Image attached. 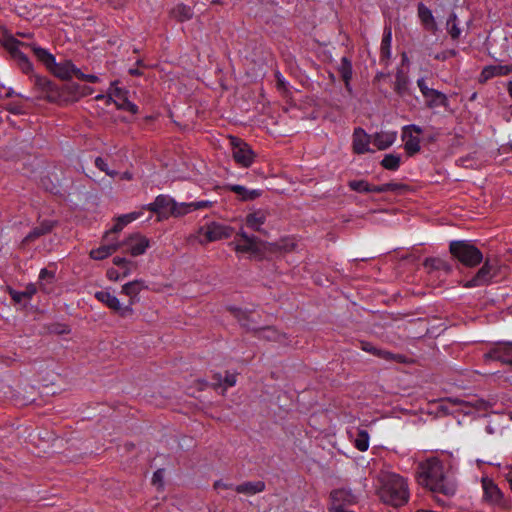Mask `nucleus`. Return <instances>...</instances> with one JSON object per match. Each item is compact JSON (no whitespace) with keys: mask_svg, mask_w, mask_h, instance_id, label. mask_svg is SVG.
<instances>
[{"mask_svg":"<svg viewBox=\"0 0 512 512\" xmlns=\"http://www.w3.org/2000/svg\"><path fill=\"white\" fill-rule=\"evenodd\" d=\"M416 479L419 485L434 494L451 497L456 493L457 484L445 463L436 457L422 461L417 466Z\"/></svg>","mask_w":512,"mask_h":512,"instance_id":"f257e3e1","label":"nucleus"},{"mask_svg":"<svg viewBox=\"0 0 512 512\" xmlns=\"http://www.w3.org/2000/svg\"><path fill=\"white\" fill-rule=\"evenodd\" d=\"M33 78L39 97L51 103L60 105L72 103L92 93V88L75 82H68L59 87L47 77L34 75Z\"/></svg>","mask_w":512,"mask_h":512,"instance_id":"f03ea898","label":"nucleus"},{"mask_svg":"<svg viewBox=\"0 0 512 512\" xmlns=\"http://www.w3.org/2000/svg\"><path fill=\"white\" fill-rule=\"evenodd\" d=\"M380 499L389 505L398 507L406 504L409 499L408 486L399 474L381 471L378 475Z\"/></svg>","mask_w":512,"mask_h":512,"instance_id":"7ed1b4c3","label":"nucleus"},{"mask_svg":"<svg viewBox=\"0 0 512 512\" xmlns=\"http://www.w3.org/2000/svg\"><path fill=\"white\" fill-rule=\"evenodd\" d=\"M449 252L466 267H476L483 262V253L470 240H454L449 244Z\"/></svg>","mask_w":512,"mask_h":512,"instance_id":"20e7f679","label":"nucleus"},{"mask_svg":"<svg viewBox=\"0 0 512 512\" xmlns=\"http://www.w3.org/2000/svg\"><path fill=\"white\" fill-rule=\"evenodd\" d=\"M499 275V266L496 259L486 258L483 265L474 274V276L466 281L464 287L474 288L489 285L494 278Z\"/></svg>","mask_w":512,"mask_h":512,"instance_id":"39448f33","label":"nucleus"},{"mask_svg":"<svg viewBox=\"0 0 512 512\" xmlns=\"http://www.w3.org/2000/svg\"><path fill=\"white\" fill-rule=\"evenodd\" d=\"M233 228L217 222L207 223L197 230L196 239L200 244H207L231 237Z\"/></svg>","mask_w":512,"mask_h":512,"instance_id":"423d86ee","label":"nucleus"},{"mask_svg":"<svg viewBox=\"0 0 512 512\" xmlns=\"http://www.w3.org/2000/svg\"><path fill=\"white\" fill-rule=\"evenodd\" d=\"M26 43L19 41L14 37H9L4 42L5 49L10 53L11 57L17 62L21 71L30 75V79L34 82L33 64L26 54H24L20 47H25Z\"/></svg>","mask_w":512,"mask_h":512,"instance_id":"0eeeda50","label":"nucleus"},{"mask_svg":"<svg viewBox=\"0 0 512 512\" xmlns=\"http://www.w3.org/2000/svg\"><path fill=\"white\" fill-rule=\"evenodd\" d=\"M423 129L416 124H409L402 128V140L404 141V150L408 156H414L421 150L419 135Z\"/></svg>","mask_w":512,"mask_h":512,"instance_id":"6e6552de","label":"nucleus"},{"mask_svg":"<svg viewBox=\"0 0 512 512\" xmlns=\"http://www.w3.org/2000/svg\"><path fill=\"white\" fill-rule=\"evenodd\" d=\"M357 502V496L351 490L340 488L330 493V512H344L348 506Z\"/></svg>","mask_w":512,"mask_h":512,"instance_id":"1a4fd4ad","label":"nucleus"},{"mask_svg":"<svg viewBox=\"0 0 512 512\" xmlns=\"http://www.w3.org/2000/svg\"><path fill=\"white\" fill-rule=\"evenodd\" d=\"M232 156L237 164L249 167L254 161V153L250 146L239 138L231 137Z\"/></svg>","mask_w":512,"mask_h":512,"instance_id":"9d476101","label":"nucleus"},{"mask_svg":"<svg viewBox=\"0 0 512 512\" xmlns=\"http://www.w3.org/2000/svg\"><path fill=\"white\" fill-rule=\"evenodd\" d=\"M95 298L123 318L133 314V308L130 305L122 306L119 299L108 291H97Z\"/></svg>","mask_w":512,"mask_h":512,"instance_id":"9b49d317","label":"nucleus"},{"mask_svg":"<svg viewBox=\"0 0 512 512\" xmlns=\"http://www.w3.org/2000/svg\"><path fill=\"white\" fill-rule=\"evenodd\" d=\"M486 361H499L512 366V342L496 343L484 354Z\"/></svg>","mask_w":512,"mask_h":512,"instance_id":"f8f14e48","label":"nucleus"},{"mask_svg":"<svg viewBox=\"0 0 512 512\" xmlns=\"http://www.w3.org/2000/svg\"><path fill=\"white\" fill-rule=\"evenodd\" d=\"M181 203H176L172 198L159 195L156 197L153 203L148 205V209L157 214H165L170 212L173 216H182V214H178L177 211H181L180 209Z\"/></svg>","mask_w":512,"mask_h":512,"instance_id":"ddd939ff","label":"nucleus"},{"mask_svg":"<svg viewBox=\"0 0 512 512\" xmlns=\"http://www.w3.org/2000/svg\"><path fill=\"white\" fill-rule=\"evenodd\" d=\"M352 137V148L355 154L361 155L373 152L369 147V144L372 142V136L367 134L364 129L361 127L355 128Z\"/></svg>","mask_w":512,"mask_h":512,"instance_id":"4468645a","label":"nucleus"},{"mask_svg":"<svg viewBox=\"0 0 512 512\" xmlns=\"http://www.w3.org/2000/svg\"><path fill=\"white\" fill-rule=\"evenodd\" d=\"M360 348L367 352V353H370L376 357H379L381 359H384L386 361H393V362H397V363H404L405 362V356L402 355V354H394L390 351H387V350H382V349H379L377 347H375L372 343L370 342H367V341H361L360 342Z\"/></svg>","mask_w":512,"mask_h":512,"instance_id":"2eb2a0df","label":"nucleus"},{"mask_svg":"<svg viewBox=\"0 0 512 512\" xmlns=\"http://www.w3.org/2000/svg\"><path fill=\"white\" fill-rule=\"evenodd\" d=\"M512 73V64L485 66L478 78L480 84H484L494 77L507 76Z\"/></svg>","mask_w":512,"mask_h":512,"instance_id":"dca6fc26","label":"nucleus"},{"mask_svg":"<svg viewBox=\"0 0 512 512\" xmlns=\"http://www.w3.org/2000/svg\"><path fill=\"white\" fill-rule=\"evenodd\" d=\"M240 237L239 241L235 246V250L240 253H252L256 254L259 252V240L255 236H249L246 232L241 231L238 233Z\"/></svg>","mask_w":512,"mask_h":512,"instance_id":"f3484780","label":"nucleus"},{"mask_svg":"<svg viewBox=\"0 0 512 512\" xmlns=\"http://www.w3.org/2000/svg\"><path fill=\"white\" fill-rule=\"evenodd\" d=\"M78 68L70 60L61 63L54 62V65L48 70L56 77L62 80H69L72 76H77Z\"/></svg>","mask_w":512,"mask_h":512,"instance_id":"a211bd4d","label":"nucleus"},{"mask_svg":"<svg viewBox=\"0 0 512 512\" xmlns=\"http://www.w3.org/2000/svg\"><path fill=\"white\" fill-rule=\"evenodd\" d=\"M125 245L128 247L129 253L136 257L146 252L149 240L143 235L133 234L125 241Z\"/></svg>","mask_w":512,"mask_h":512,"instance_id":"6ab92c4d","label":"nucleus"},{"mask_svg":"<svg viewBox=\"0 0 512 512\" xmlns=\"http://www.w3.org/2000/svg\"><path fill=\"white\" fill-rule=\"evenodd\" d=\"M230 310L243 328L247 331H253L256 334L259 329V321L253 317L252 312L244 311L239 308H231Z\"/></svg>","mask_w":512,"mask_h":512,"instance_id":"aec40b11","label":"nucleus"},{"mask_svg":"<svg viewBox=\"0 0 512 512\" xmlns=\"http://www.w3.org/2000/svg\"><path fill=\"white\" fill-rule=\"evenodd\" d=\"M482 487L484 491V499L491 504H501L503 493L498 486L489 478L482 479Z\"/></svg>","mask_w":512,"mask_h":512,"instance_id":"412c9836","label":"nucleus"},{"mask_svg":"<svg viewBox=\"0 0 512 512\" xmlns=\"http://www.w3.org/2000/svg\"><path fill=\"white\" fill-rule=\"evenodd\" d=\"M111 95L115 97L113 102L115 103L118 109L129 111L132 114H136L138 112L137 105L128 100L127 91L119 87H112Z\"/></svg>","mask_w":512,"mask_h":512,"instance_id":"4be33fe9","label":"nucleus"},{"mask_svg":"<svg viewBox=\"0 0 512 512\" xmlns=\"http://www.w3.org/2000/svg\"><path fill=\"white\" fill-rule=\"evenodd\" d=\"M269 213L266 210L258 209L246 216V226L254 231L266 234V231L261 226L266 222Z\"/></svg>","mask_w":512,"mask_h":512,"instance_id":"5701e85b","label":"nucleus"},{"mask_svg":"<svg viewBox=\"0 0 512 512\" xmlns=\"http://www.w3.org/2000/svg\"><path fill=\"white\" fill-rule=\"evenodd\" d=\"M225 188L235 193L241 201H252L261 197L263 194V190L261 189H248L238 184H228Z\"/></svg>","mask_w":512,"mask_h":512,"instance_id":"b1692460","label":"nucleus"},{"mask_svg":"<svg viewBox=\"0 0 512 512\" xmlns=\"http://www.w3.org/2000/svg\"><path fill=\"white\" fill-rule=\"evenodd\" d=\"M418 17L424 28L432 33L437 31V24L432 11L423 3L417 5Z\"/></svg>","mask_w":512,"mask_h":512,"instance_id":"393cba45","label":"nucleus"},{"mask_svg":"<svg viewBox=\"0 0 512 512\" xmlns=\"http://www.w3.org/2000/svg\"><path fill=\"white\" fill-rule=\"evenodd\" d=\"M25 47H28L32 50L35 57L38 61H40L47 70L50 69L51 66L54 65L55 56L51 54L47 49L38 46L36 43H26Z\"/></svg>","mask_w":512,"mask_h":512,"instance_id":"a878e982","label":"nucleus"},{"mask_svg":"<svg viewBox=\"0 0 512 512\" xmlns=\"http://www.w3.org/2000/svg\"><path fill=\"white\" fill-rule=\"evenodd\" d=\"M147 288L145 285V282L142 280H134L131 282H128L122 286V293L127 295L130 298L129 304L130 307L135 303V300L138 296V294L143 290Z\"/></svg>","mask_w":512,"mask_h":512,"instance_id":"bb28decb","label":"nucleus"},{"mask_svg":"<svg viewBox=\"0 0 512 512\" xmlns=\"http://www.w3.org/2000/svg\"><path fill=\"white\" fill-rule=\"evenodd\" d=\"M396 140V132H377L372 135V143L377 147L378 150H386Z\"/></svg>","mask_w":512,"mask_h":512,"instance_id":"cd10ccee","label":"nucleus"},{"mask_svg":"<svg viewBox=\"0 0 512 512\" xmlns=\"http://www.w3.org/2000/svg\"><path fill=\"white\" fill-rule=\"evenodd\" d=\"M255 336L258 337L259 339H263V340H267V341H274V342H279V343H283L286 339L285 334L279 332L277 329H275L274 327H271V326L259 327Z\"/></svg>","mask_w":512,"mask_h":512,"instance_id":"c85d7f7f","label":"nucleus"},{"mask_svg":"<svg viewBox=\"0 0 512 512\" xmlns=\"http://www.w3.org/2000/svg\"><path fill=\"white\" fill-rule=\"evenodd\" d=\"M54 222L50 220L42 221L38 226L34 227L28 235L24 238V243L35 241L40 236L46 235L52 231Z\"/></svg>","mask_w":512,"mask_h":512,"instance_id":"c756f323","label":"nucleus"},{"mask_svg":"<svg viewBox=\"0 0 512 512\" xmlns=\"http://www.w3.org/2000/svg\"><path fill=\"white\" fill-rule=\"evenodd\" d=\"M424 98L426 100L427 107L431 109L436 107H447L449 104L447 96L436 89H433L430 94Z\"/></svg>","mask_w":512,"mask_h":512,"instance_id":"7c9ffc66","label":"nucleus"},{"mask_svg":"<svg viewBox=\"0 0 512 512\" xmlns=\"http://www.w3.org/2000/svg\"><path fill=\"white\" fill-rule=\"evenodd\" d=\"M234 490L237 493L254 495L265 490V483L263 481L245 482L235 486Z\"/></svg>","mask_w":512,"mask_h":512,"instance_id":"2f4dec72","label":"nucleus"},{"mask_svg":"<svg viewBox=\"0 0 512 512\" xmlns=\"http://www.w3.org/2000/svg\"><path fill=\"white\" fill-rule=\"evenodd\" d=\"M423 265L429 271L441 270V271H444L446 274H449L452 272L451 264H449L447 261H445L441 258H426Z\"/></svg>","mask_w":512,"mask_h":512,"instance_id":"473e14b6","label":"nucleus"},{"mask_svg":"<svg viewBox=\"0 0 512 512\" xmlns=\"http://www.w3.org/2000/svg\"><path fill=\"white\" fill-rule=\"evenodd\" d=\"M171 16L179 22H185L193 17V10L190 6L180 3L170 12Z\"/></svg>","mask_w":512,"mask_h":512,"instance_id":"72a5a7b5","label":"nucleus"},{"mask_svg":"<svg viewBox=\"0 0 512 512\" xmlns=\"http://www.w3.org/2000/svg\"><path fill=\"white\" fill-rule=\"evenodd\" d=\"M55 280V272L43 268L39 274V286L40 289L45 293H50L52 290V284Z\"/></svg>","mask_w":512,"mask_h":512,"instance_id":"f704fd0d","label":"nucleus"},{"mask_svg":"<svg viewBox=\"0 0 512 512\" xmlns=\"http://www.w3.org/2000/svg\"><path fill=\"white\" fill-rule=\"evenodd\" d=\"M118 243H112L107 245H102L97 249H93L90 252V257L95 260H103L113 254L118 248Z\"/></svg>","mask_w":512,"mask_h":512,"instance_id":"c9c22d12","label":"nucleus"},{"mask_svg":"<svg viewBox=\"0 0 512 512\" xmlns=\"http://www.w3.org/2000/svg\"><path fill=\"white\" fill-rule=\"evenodd\" d=\"M338 72L345 83L347 90H350V80L352 78V63L347 57L341 59Z\"/></svg>","mask_w":512,"mask_h":512,"instance_id":"e433bc0d","label":"nucleus"},{"mask_svg":"<svg viewBox=\"0 0 512 512\" xmlns=\"http://www.w3.org/2000/svg\"><path fill=\"white\" fill-rule=\"evenodd\" d=\"M213 203L207 200L195 201L190 203H181V211H177L178 214L186 215L192 211L206 209L212 207Z\"/></svg>","mask_w":512,"mask_h":512,"instance_id":"4c0bfd02","label":"nucleus"},{"mask_svg":"<svg viewBox=\"0 0 512 512\" xmlns=\"http://www.w3.org/2000/svg\"><path fill=\"white\" fill-rule=\"evenodd\" d=\"M391 41H392V33L391 28L386 27L384 29L381 47H380V55L381 59H389L391 56Z\"/></svg>","mask_w":512,"mask_h":512,"instance_id":"58836bf2","label":"nucleus"},{"mask_svg":"<svg viewBox=\"0 0 512 512\" xmlns=\"http://www.w3.org/2000/svg\"><path fill=\"white\" fill-rule=\"evenodd\" d=\"M380 164L386 170L397 171L401 164V156L392 153L386 154Z\"/></svg>","mask_w":512,"mask_h":512,"instance_id":"ea45409f","label":"nucleus"},{"mask_svg":"<svg viewBox=\"0 0 512 512\" xmlns=\"http://www.w3.org/2000/svg\"><path fill=\"white\" fill-rule=\"evenodd\" d=\"M447 31L453 40H457L461 35V29L458 27L457 15L452 13L447 19Z\"/></svg>","mask_w":512,"mask_h":512,"instance_id":"a19ab883","label":"nucleus"},{"mask_svg":"<svg viewBox=\"0 0 512 512\" xmlns=\"http://www.w3.org/2000/svg\"><path fill=\"white\" fill-rule=\"evenodd\" d=\"M354 445L359 451H366L369 447L368 432L365 430H359L357 433V437L355 438Z\"/></svg>","mask_w":512,"mask_h":512,"instance_id":"79ce46f5","label":"nucleus"},{"mask_svg":"<svg viewBox=\"0 0 512 512\" xmlns=\"http://www.w3.org/2000/svg\"><path fill=\"white\" fill-rule=\"evenodd\" d=\"M214 385L221 386L222 382L225 384V387H232L236 384V374L226 373L224 379H222L221 374L216 373L213 376Z\"/></svg>","mask_w":512,"mask_h":512,"instance_id":"37998d69","label":"nucleus"},{"mask_svg":"<svg viewBox=\"0 0 512 512\" xmlns=\"http://www.w3.org/2000/svg\"><path fill=\"white\" fill-rule=\"evenodd\" d=\"M369 186L370 183H368L366 180H351L348 182V187L355 192L359 193H369Z\"/></svg>","mask_w":512,"mask_h":512,"instance_id":"c03bdc74","label":"nucleus"},{"mask_svg":"<svg viewBox=\"0 0 512 512\" xmlns=\"http://www.w3.org/2000/svg\"><path fill=\"white\" fill-rule=\"evenodd\" d=\"M113 263L116 266L123 268L122 277H127L130 274V267L129 266L132 264L131 261L127 260L124 257L116 256V257L113 258Z\"/></svg>","mask_w":512,"mask_h":512,"instance_id":"a18cd8bd","label":"nucleus"},{"mask_svg":"<svg viewBox=\"0 0 512 512\" xmlns=\"http://www.w3.org/2000/svg\"><path fill=\"white\" fill-rule=\"evenodd\" d=\"M95 166H96L99 170H101V171L105 172L108 176L114 177L115 175H117V172H116V171H111V170H109L107 163H106V162H105V160H104L103 158H101V157H97V158L95 159Z\"/></svg>","mask_w":512,"mask_h":512,"instance_id":"49530a36","label":"nucleus"},{"mask_svg":"<svg viewBox=\"0 0 512 512\" xmlns=\"http://www.w3.org/2000/svg\"><path fill=\"white\" fill-rule=\"evenodd\" d=\"M139 216H140V213L132 212V213H129V214H124V215L119 216L118 220L125 227L127 224H129L132 221L138 219Z\"/></svg>","mask_w":512,"mask_h":512,"instance_id":"de8ad7c7","label":"nucleus"},{"mask_svg":"<svg viewBox=\"0 0 512 512\" xmlns=\"http://www.w3.org/2000/svg\"><path fill=\"white\" fill-rule=\"evenodd\" d=\"M406 86H407V81L406 79L401 76V75H397L396 77V81H395V91L398 93V94H403V92L406 90Z\"/></svg>","mask_w":512,"mask_h":512,"instance_id":"09e8293b","label":"nucleus"},{"mask_svg":"<svg viewBox=\"0 0 512 512\" xmlns=\"http://www.w3.org/2000/svg\"><path fill=\"white\" fill-rule=\"evenodd\" d=\"M163 479H164V469H158L153 474L152 483H153V485H156L160 488L163 486Z\"/></svg>","mask_w":512,"mask_h":512,"instance_id":"8fccbe9b","label":"nucleus"},{"mask_svg":"<svg viewBox=\"0 0 512 512\" xmlns=\"http://www.w3.org/2000/svg\"><path fill=\"white\" fill-rule=\"evenodd\" d=\"M76 78L87 81L89 83H97L99 81V77L93 74H84L79 69L77 70Z\"/></svg>","mask_w":512,"mask_h":512,"instance_id":"3c124183","label":"nucleus"},{"mask_svg":"<svg viewBox=\"0 0 512 512\" xmlns=\"http://www.w3.org/2000/svg\"><path fill=\"white\" fill-rule=\"evenodd\" d=\"M275 78H276V87L279 91L281 92H285L287 90V83L284 79V77L282 76V74L277 71L275 73Z\"/></svg>","mask_w":512,"mask_h":512,"instance_id":"603ef678","label":"nucleus"},{"mask_svg":"<svg viewBox=\"0 0 512 512\" xmlns=\"http://www.w3.org/2000/svg\"><path fill=\"white\" fill-rule=\"evenodd\" d=\"M417 85L423 95V97H426L430 94V92L433 90V88H429L426 84V81L424 78H420L417 80Z\"/></svg>","mask_w":512,"mask_h":512,"instance_id":"864d4df0","label":"nucleus"},{"mask_svg":"<svg viewBox=\"0 0 512 512\" xmlns=\"http://www.w3.org/2000/svg\"><path fill=\"white\" fill-rule=\"evenodd\" d=\"M383 185H384V191L385 192H388V191L396 192V191H399V190H401V189H403L405 187V185H403L401 183H393V182L385 183Z\"/></svg>","mask_w":512,"mask_h":512,"instance_id":"5fc2aeb1","label":"nucleus"},{"mask_svg":"<svg viewBox=\"0 0 512 512\" xmlns=\"http://www.w3.org/2000/svg\"><path fill=\"white\" fill-rule=\"evenodd\" d=\"M37 292L35 284H28L25 291L21 293L22 297L31 298Z\"/></svg>","mask_w":512,"mask_h":512,"instance_id":"6e6d98bb","label":"nucleus"},{"mask_svg":"<svg viewBox=\"0 0 512 512\" xmlns=\"http://www.w3.org/2000/svg\"><path fill=\"white\" fill-rule=\"evenodd\" d=\"M456 54H457V52L455 50H449V51L438 53L437 55H435V59L444 61L448 57H453Z\"/></svg>","mask_w":512,"mask_h":512,"instance_id":"4d7b16f0","label":"nucleus"},{"mask_svg":"<svg viewBox=\"0 0 512 512\" xmlns=\"http://www.w3.org/2000/svg\"><path fill=\"white\" fill-rule=\"evenodd\" d=\"M123 228H124L123 224H121L119 222V220L117 219L116 223L114 224L112 229L110 231L106 232L105 238H107L111 234H116V233L120 232Z\"/></svg>","mask_w":512,"mask_h":512,"instance_id":"13d9d810","label":"nucleus"},{"mask_svg":"<svg viewBox=\"0 0 512 512\" xmlns=\"http://www.w3.org/2000/svg\"><path fill=\"white\" fill-rule=\"evenodd\" d=\"M107 277L112 281H118L119 279L123 278L122 274H119L115 269H109L107 271Z\"/></svg>","mask_w":512,"mask_h":512,"instance_id":"bf43d9fd","label":"nucleus"},{"mask_svg":"<svg viewBox=\"0 0 512 512\" xmlns=\"http://www.w3.org/2000/svg\"><path fill=\"white\" fill-rule=\"evenodd\" d=\"M214 488L215 489H234L235 487H233V484H231V483H225V482H222V481H216L214 483Z\"/></svg>","mask_w":512,"mask_h":512,"instance_id":"052dcab7","label":"nucleus"},{"mask_svg":"<svg viewBox=\"0 0 512 512\" xmlns=\"http://www.w3.org/2000/svg\"><path fill=\"white\" fill-rule=\"evenodd\" d=\"M369 193H385L384 185H372L369 186Z\"/></svg>","mask_w":512,"mask_h":512,"instance_id":"680f3d73","label":"nucleus"},{"mask_svg":"<svg viewBox=\"0 0 512 512\" xmlns=\"http://www.w3.org/2000/svg\"><path fill=\"white\" fill-rule=\"evenodd\" d=\"M6 109H7V111H9L10 113H13V114H21L22 113V109L18 105H9Z\"/></svg>","mask_w":512,"mask_h":512,"instance_id":"e2e57ef3","label":"nucleus"},{"mask_svg":"<svg viewBox=\"0 0 512 512\" xmlns=\"http://www.w3.org/2000/svg\"><path fill=\"white\" fill-rule=\"evenodd\" d=\"M128 72L132 76H141L142 75V72H141V70H139V68H130Z\"/></svg>","mask_w":512,"mask_h":512,"instance_id":"0e129e2a","label":"nucleus"},{"mask_svg":"<svg viewBox=\"0 0 512 512\" xmlns=\"http://www.w3.org/2000/svg\"><path fill=\"white\" fill-rule=\"evenodd\" d=\"M506 88H507L508 95L512 100V81L507 82Z\"/></svg>","mask_w":512,"mask_h":512,"instance_id":"69168bd1","label":"nucleus"},{"mask_svg":"<svg viewBox=\"0 0 512 512\" xmlns=\"http://www.w3.org/2000/svg\"><path fill=\"white\" fill-rule=\"evenodd\" d=\"M478 402H479L478 408L485 409V410L488 408V403L485 402L484 400H480Z\"/></svg>","mask_w":512,"mask_h":512,"instance_id":"338daca9","label":"nucleus"},{"mask_svg":"<svg viewBox=\"0 0 512 512\" xmlns=\"http://www.w3.org/2000/svg\"><path fill=\"white\" fill-rule=\"evenodd\" d=\"M476 98H477V93L475 92V93H473V94L471 95L470 100H471V101H473V100H475Z\"/></svg>","mask_w":512,"mask_h":512,"instance_id":"774afa93","label":"nucleus"}]
</instances>
